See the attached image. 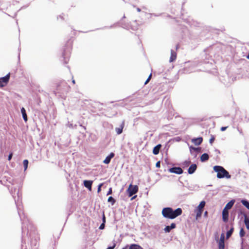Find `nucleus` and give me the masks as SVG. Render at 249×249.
<instances>
[{
  "mask_svg": "<svg viewBox=\"0 0 249 249\" xmlns=\"http://www.w3.org/2000/svg\"><path fill=\"white\" fill-rule=\"evenodd\" d=\"M8 189L15 200L18 214L22 222V232L24 233L27 229V235L31 237L32 232L35 231V228L30 222L23 211V205L21 198V194L19 192V189H18V190H17V188L13 186L11 187H9Z\"/></svg>",
  "mask_w": 249,
  "mask_h": 249,
  "instance_id": "1",
  "label": "nucleus"
},
{
  "mask_svg": "<svg viewBox=\"0 0 249 249\" xmlns=\"http://www.w3.org/2000/svg\"><path fill=\"white\" fill-rule=\"evenodd\" d=\"M182 213V209L178 208L174 210L171 207L164 208L162 210V214L163 216L166 218L171 219H174L179 215H180Z\"/></svg>",
  "mask_w": 249,
  "mask_h": 249,
  "instance_id": "2",
  "label": "nucleus"
},
{
  "mask_svg": "<svg viewBox=\"0 0 249 249\" xmlns=\"http://www.w3.org/2000/svg\"><path fill=\"white\" fill-rule=\"evenodd\" d=\"M213 170L217 173V178H230L231 176L229 173L222 166L215 165L213 167Z\"/></svg>",
  "mask_w": 249,
  "mask_h": 249,
  "instance_id": "3",
  "label": "nucleus"
},
{
  "mask_svg": "<svg viewBox=\"0 0 249 249\" xmlns=\"http://www.w3.org/2000/svg\"><path fill=\"white\" fill-rule=\"evenodd\" d=\"M71 87L68 85L67 83L63 81H61L57 85L56 90L58 92L64 94L67 93L69 91Z\"/></svg>",
  "mask_w": 249,
  "mask_h": 249,
  "instance_id": "4",
  "label": "nucleus"
},
{
  "mask_svg": "<svg viewBox=\"0 0 249 249\" xmlns=\"http://www.w3.org/2000/svg\"><path fill=\"white\" fill-rule=\"evenodd\" d=\"M71 45L68 48L64 49L63 52V58L64 63L67 64L69 60V57L71 54Z\"/></svg>",
  "mask_w": 249,
  "mask_h": 249,
  "instance_id": "5",
  "label": "nucleus"
},
{
  "mask_svg": "<svg viewBox=\"0 0 249 249\" xmlns=\"http://www.w3.org/2000/svg\"><path fill=\"white\" fill-rule=\"evenodd\" d=\"M138 191V187L137 185H133L130 184L127 190V192L128 193V196L129 197L132 196L133 195L136 194Z\"/></svg>",
  "mask_w": 249,
  "mask_h": 249,
  "instance_id": "6",
  "label": "nucleus"
},
{
  "mask_svg": "<svg viewBox=\"0 0 249 249\" xmlns=\"http://www.w3.org/2000/svg\"><path fill=\"white\" fill-rule=\"evenodd\" d=\"M10 73H8L5 76L0 78V87L5 86L8 82L10 78Z\"/></svg>",
  "mask_w": 249,
  "mask_h": 249,
  "instance_id": "7",
  "label": "nucleus"
},
{
  "mask_svg": "<svg viewBox=\"0 0 249 249\" xmlns=\"http://www.w3.org/2000/svg\"><path fill=\"white\" fill-rule=\"evenodd\" d=\"M168 170L170 173H175L178 175H180L183 172L182 168L179 167H173L169 168Z\"/></svg>",
  "mask_w": 249,
  "mask_h": 249,
  "instance_id": "8",
  "label": "nucleus"
},
{
  "mask_svg": "<svg viewBox=\"0 0 249 249\" xmlns=\"http://www.w3.org/2000/svg\"><path fill=\"white\" fill-rule=\"evenodd\" d=\"M124 126V121H123L118 127L115 128V131L117 135H120L123 132Z\"/></svg>",
  "mask_w": 249,
  "mask_h": 249,
  "instance_id": "9",
  "label": "nucleus"
},
{
  "mask_svg": "<svg viewBox=\"0 0 249 249\" xmlns=\"http://www.w3.org/2000/svg\"><path fill=\"white\" fill-rule=\"evenodd\" d=\"M92 183V180H85L83 182L84 186L86 187L89 191L91 190Z\"/></svg>",
  "mask_w": 249,
  "mask_h": 249,
  "instance_id": "10",
  "label": "nucleus"
},
{
  "mask_svg": "<svg viewBox=\"0 0 249 249\" xmlns=\"http://www.w3.org/2000/svg\"><path fill=\"white\" fill-rule=\"evenodd\" d=\"M115 156V154L113 152H111L109 155H108L103 161V162L105 164H108L110 163L112 158Z\"/></svg>",
  "mask_w": 249,
  "mask_h": 249,
  "instance_id": "11",
  "label": "nucleus"
},
{
  "mask_svg": "<svg viewBox=\"0 0 249 249\" xmlns=\"http://www.w3.org/2000/svg\"><path fill=\"white\" fill-rule=\"evenodd\" d=\"M224 236L222 234L218 243V248L219 249H224Z\"/></svg>",
  "mask_w": 249,
  "mask_h": 249,
  "instance_id": "12",
  "label": "nucleus"
},
{
  "mask_svg": "<svg viewBox=\"0 0 249 249\" xmlns=\"http://www.w3.org/2000/svg\"><path fill=\"white\" fill-rule=\"evenodd\" d=\"M197 165L196 164H192L189 168L188 172L189 174H193L196 171Z\"/></svg>",
  "mask_w": 249,
  "mask_h": 249,
  "instance_id": "13",
  "label": "nucleus"
},
{
  "mask_svg": "<svg viewBox=\"0 0 249 249\" xmlns=\"http://www.w3.org/2000/svg\"><path fill=\"white\" fill-rule=\"evenodd\" d=\"M176 227V224L174 223H171L170 226H166L164 228V231H165V232H169L172 229H175Z\"/></svg>",
  "mask_w": 249,
  "mask_h": 249,
  "instance_id": "14",
  "label": "nucleus"
},
{
  "mask_svg": "<svg viewBox=\"0 0 249 249\" xmlns=\"http://www.w3.org/2000/svg\"><path fill=\"white\" fill-rule=\"evenodd\" d=\"M203 141V138L202 137H198L197 138H194L192 140V142H193L196 145H200Z\"/></svg>",
  "mask_w": 249,
  "mask_h": 249,
  "instance_id": "15",
  "label": "nucleus"
},
{
  "mask_svg": "<svg viewBox=\"0 0 249 249\" xmlns=\"http://www.w3.org/2000/svg\"><path fill=\"white\" fill-rule=\"evenodd\" d=\"M229 218V211L227 210H223L222 211V219L223 221L227 222Z\"/></svg>",
  "mask_w": 249,
  "mask_h": 249,
  "instance_id": "16",
  "label": "nucleus"
},
{
  "mask_svg": "<svg viewBox=\"0 0 249 249\" xmlns=\"http://www.w3.org/2000/svg\"><path fill=\"white\" fill-rule=\"evenodd\" d=\"M234 200H231L230 201H229L225 206V208H224V210H227L228 211L229 209H231L232 207L233 206L234 203Z\"/></svg>",
  "mask_w": 249,
  "mask_h": 249,
  "instance_id": "17",
  "label": "nucleus"
},
{
  "mask_svg": "<svg viewBox=\"0 0 249 249\" xmlns=\"http://www.w3.org/2000/svg\"><path fill=\"white\" fill-rule=\"evenodd\" d=\"M177 58V53L175 51L173 50H171V56L170 57L169 61L170 62H173Z\"/></svg>",
  "mask_w": 249,
  "mask_h": 249,
  "instance_id": "18",
  "label": "nucleus"
},
{
  "mask_svg": "<svg viewBox=\"0 0 249 249\" xmlns=\"http://www.w3.org/2000/svg\"><path fill=\"white\" fill-rule=\"evenodd\" d=\"M161 147V145L160 144H159L157 145L156 146H155L153 149V153L154 155L158 154L159 153V152H160Z\"/></svg>",
  "mask_w": 249,
  "mask_h": 249,
  "instance_id": "19",
  "label": "nucleus"
},
{
  "mask_svg": "<svg viewBox=\"0 0 249 249\" xmlns=\"http://www.w3.org/2000/svg\"><path fill=\"white\" fill-rule=\"evenodd\" d=\"M21 112L22 113V117H23L24 121L25 122H27V120H28V117H27V115L26 112V110L23 107H22L21 108Z\"/></svg>",
  "mask_w": 249,
  "mask_h": 249,
  "instance_id": "20",
  "label": "nucleus"
},
{
  "mask_svg": "<svg viewBox=\"0 0 249 249\" xmlns=\"http://www.w3.org/2000/svg\"><path fill=\"white\" fill-rule=\"evenodd\" d=\"M190 151L191 154H193V151L196 152V153H199L200 151L201 148L200 147H195L193 146H189Z\"/></svg>",
  "mask_w": 249,
  "mask_h": 249,
  "instance_id": "21",
  "label": "nucleus"
},
{
  "mask_svg": "<svg viewBox=\"0 0 249 249\" xmlns=\"http://www.w3.org/2000/svg\"><path fill=\"white\" fill-rule=\"evenodd\" d=\"M209 156L207 153L203 154L200 157V160L202 162H205L209 160Z\"/></svg>",
  "mask_w": 249,
  "mask_h": 249,
  "instance_id": "22",
  "label": "nucleus"
},
{
  "mask_svg": "<svg viewBox=\"0 0 249 249\" xmlns=\"http://www.w3.org/2000/svg\"><path fill=\"white\" fill-rule=\"evenodd\" d=\"M129 249H143V248L138 244H132L130 245Z\"/></svg>",
  "mask_w": 249,
  "mask_h": 249,
  "instance_id": "23",
  "label": "nucleus"
},
{
  "mask_svg": "<svg viewBox=\"0 0 249 249\" xmlns=\"http://www.w3.org/2000/svg\"><path fill=\"white\" fill-rule=\"evenodd\" d=\"M205 204H206V203H205V202L204 201H202L200 203L199 205L197 206L196 209L202 211L203 208L204 207V206L205 205Z\"/></svg>",
  "mask_w": 249,
  "mask_h": 249,
  "instance_id": "24",
  "label": "nucleus"
},
{
  "mask_svg": "<svg viewBox=\"0 0 249 249\" xmlns=\"http://www.w3.org/2000/svg\"><path fill=\"white\" fill-rule=\"evenodd\" d=\"M242 204L249 210V202L246 199H243L241 200Z\"/></svg>",
  "mask_w": 249,
  "mask_h": 249,
  "instance_id": "25",
  "label": "nucleus"
},
{
  "mask_svg": "<svg viewBox=\"0 0 249 249\" xmlns=\"http://www.w3.org/2000/svg\"><path fill=\"white\" fill-rule=\"evenodd\" d=\"M233 230H234V228L233 227H231V229L227 232V233H226L227 238H229L231 236V235H232V234L233 233Z\"/></svg>",
  "mask_w": 249,
  "mask_h": 249,
  "instance_id": "26",
  "label": "nucleus"
},
{
  "mask_svg": "<svg viewBox=\"0 0 249 249\" xmlns=\"http://www.w3.org/2000/svg\"><path fill=\"white\" fill-rule=\"evenodd\" d=\"M37 242L38 241L36 238H32L31 241V245L32 246L36 247L37 246Z\"/></svg>",
  "mask_w": 249,
  "mask_h": 249,
  "instance_id": "27",
  "label": "nucleus"
},
{
  "mask_svg": "<svg viewBox=\"0 0 249 249\" xmlns=\"http://www.w3.org/2000/svg\"><path fill=\"white\" fill-rule=\"evenodd\" d=\"M107 201L109 203H111L112 205H113L116 202L115 199L112 196H109L108 198Z\"/></svg>",
  "mask_w": 249,
  "mask_h": 249,
  "instance_id": "28",
  "label": "nucleus"
},
{
  "mask_svg": "<svg viewBox=\"0 0 249 249\" xmlns=\"http://www.w3.org/2000/svg\"><path fill=\"white\" fill-rule=\"evenodd\" d=\"M196 219H197L201 216L202 211L196 209Z\"/></svg>",
  "mask_w": 249,
  "mask_h": 249,
  "instance_id": "29",
  "label": "nucleus"
},
{
  "mask_svg": "<svg viewBox=\"0 0 249 249\" xmlns=\"http://www.w3.org/2000/svg\"><path fill=\"white\" fill-rule=\"evenodd\" d=\"M28 163H29V162L27 160H23V166H24V171L26 170V169H27Z\"/></svg>",
  "mask_w": 249,
  "mask_h": 249,
  "instance_id": "30",
  "label": "nucleus"
},
{
  "mask_svg": "<svg viewBox=\"0 0 249 249\" xmlns=\"http://www.w3.org/2000/svg\"><path fill=\"white\" fill-rule=\"evenodd\" d=\"M244 216H245V220H244L245 224L246 225V228L248 229H249V219L247 218L245 214H244Z\"/></svg>",
  "mask_w": 249,
  "mask_h": 249,
  "instance_id": "31",
  "label": "nucleus"
},
{
  "mask_svg": "<svg viewBox=\"0 0 249 249\" xmlns=\"http://www.w3.org/2000/svg\"><path fill=\"white\" fill-rule=\"evenodd\" d=\"M245 235V232L244 230V229L243 228H241L240 232H239V235L241 238H243Z\"/></svg>",
  "mask_w": 249,
  "mask_h": 249,
  "instance_id": "32",
  "label": "nucleus"
},
{
  "mask_svg": "<svg viewBox=\"0 0 249 249\" xmlns=\"http://www.w3.org/2000/svg\"><path fill=\"white\" fill-rule=\"evenodd\" d=\"M190 163L191 161L190 160H186L182 163V165L183 167H188L190 165Z\"/></svg>",
  "mask_w": 249,
  "mask_h": 249,
  "instance_id": "33",
  "label": "nucleus"
},
{
  "mask_svg": "<svg viewBox=\"0 0 249 249\" xmlns=\"http://www.w3.org/2000/svg\"><path fill=\"white\" fill-rule=\"evenodd\" d=\"M214 137L213 136H212L211 138H210L209 140L210 143L212 144L213 141H214Z\"/></svg>",
  "mask_w": 249,
  "mask_h": 249,
  "instance_id": "34",
  "label": "nucleus"
},
{
  "mask_svg": "<svg viewBox=\"0 0 249 249\" xmlns=\"http://www.w3.org/2000/svg\"><path fill=\"white\" fill-rule=\"evenodd\" d=\"M105 223H102L99 226V229L103 230L105 229Z\"/></svg>",
  "mask_w": 249,
  "mask_h": 249,
  "instance_id": "35",
  "label": "nucleus"
},
{
  "mask_svg": "<svg viewBox=\"0 0 249 249\" xmlns=\"http://www.w3.org/2000/svg\"><path fill=\"white\" fill-rule=\"evenodd\" d=\"M102 223H106V217L105 215L104 212L103 213V216H102Z\"/></svg>",
  "mask_w": 249,
  "mask_h": 249,
  "instance_id": "36",
  "label": "nucleus"
},
{
  "mask_svg": "<svg viewBox=\"0 0 249 249\" xmlns=\"http://www.w3.org/2000/svg\"><path fill=\"white\" fill-rule=\"evenodd\" d=\"M112 193V188H110L107 193V195L108 196V195H111V194Z\"/></svg>",
  "mask_w": 249,
  "mask_h": 249,
  "instance_id": "37",
  "label": "nucleus"
},
{
  "mask_svg": "<svg viewBox=\"0 0 249 249\" xmlns=\"http://www.w3.org/2000/svg\"><path fill=\"white\" fill-rule=\"evenodd\" d=\"M115 246H116V244L115 243H114L112 246H109V247H107V249H114V248L115 247Z\"/></svg>",
  "mask_w": 249,
  "mask_h": 249,
  "instance_id": "38",
  "label": "nucleus"
},
{
  "mask_svg": "<svg viewBox=\"0 0 249 249\" xmlns=\"http://www.w3.org/2000/svg\"><path fill=\"white\" fill-rule=\"evenodd\" d=\"M103 185V184L102 183H101L98 186V189H97V192L99 193L101 191V188L102 187V186Z\"/></svg>",
  "mask_w": 249,
  "mask_h": 249,
  "instance_id": "39",
  "label": "nucleus"
},
{
  "mask_svg": "<svg viewBox=\"0 0 249 249\" xmlns=\"http://www.w3.org/2000/svg\"><path fill=\"white\" fill-rule=\"evenodd\" d=\"M160 161H158L156 164V166L157 168H160Z\"/></svg>",
  "mask_w": 249,
  "mask_h": 249,
  "instance_id": "40",
  "label": "nucleus"
},
{
  "mask_svg": "<svg viewBox=\"0 0 249 249\" xmlns=\"http://www.w3.org/2000/svg\"><path fill=\"white\" fill-rule=\"evenodd\" d=\"M228 126H222L221 127L220 130L221 131H224L226 130V129L227 128Z\"/></svg>",
  "mask_w": 249,
  "mask_h": 249,
  "instance_id": "41",
  "label": "nucleus"
},
{
  "mask_svg": "<svg viewBox=\"0 0 249 249\" xmlns=\"http://www.w3.org/2000/svg\"><path fill=\"white\" fill-rule=\"evenodd\" d=\"M12 156H13V154L12 153H10L8 156V160H10L11 159H12Z\"/></svg>",
  "mask_w": 249,
  "mask_h": 249,
  "instance_id": "42",
  "label": "nucleus"
},
{
  "mask_svg": "<svg viewBox=\"0 0 249 249\" xmlns=\"http://www.w3.org/2000/svg\"><path fill=\"white\" fill-rule=\"evenodd\" d=\"M64 15L63 14L62 15H60L59 16V17L57 18H60L62 20H64Z\"/></svg>",
  "mask_w": 249,
  "mask_h": 249,
  "instance_id": "43",
  "label": "nucleus"
},
{
  "mask_svg": "<svg viewBox=\"0 0 249 249\" xmlns=\"http://www.w3.org/2000/svg\"><path fill=\"white\" fill-rule=\"evenodd\" d=\"M237 130L238 131H239V132L240 133V134L243 135V132H242V130L241 129H240L238 127L237 128Z\"/></svg>",
  "mask_w": 249,
  "mask_h": 249,
  "instance_id": "44",
  "label": "nucleus"
},
{
  "mask_svg": "<svg viewBox=\"0 0 249 249\" xmlns=\"http://www.w3.org/2000/svg\"><path fill=\"white\" fill-rule=\"evenodd\" d=\"M151 15L155 16V17H158V16H159L160 15H160H156L155 14H151Z\"/></svg>",
  "mask_w": 249,
  "mask_h": 249,
  "instance_id": "45",
  "label": "nucleus"
},
{
  "mask_svg": "<svg viewBox=\"0 0 249 249\" xmlns=\"http://www.w3.org/2000/svg\"><path fill=\"white\" fill-rule=\"evenodd\" d=\"M151 76H152V74L151 73L147 78V79H149V81H150V80L151 79Z\"/></svg>",
  "mask_w": 249,
  "mask_h": 249,
  "instance_id": "46",
  "label": "nucleus"
},
{
  "mask_svg": "<svg viewBox=\"0 0 249 249\" xmlns=\"http://www.w3.org/2000/svg\"><path fill=\"white\" fill-rule=\"evenodd\" d=\"M149 79H147L146 80V81L144 83V85H146L149 82Z\"/></svg>",
  "mask_w": 249,
  "mask_h": 249,
  "instance_id": "47",
  "label": "nucleus"
},
{
  "mask_svg": "<svg viewBox=\"0 0 249 249\" xmlns=\"http://www.w3.org/2000/svg\"><path fill=\"white\" fill-rule=\"evenodd\" d=\"M137 11L138 12H140L141 11V10L140 8L138 7L137 8Z\"/></svg>",
  "mask_w": 249,
  "mask_h": 249,
  "instance_id": "48",
  "label": "nucleus"
},
{
  "mask_svg": "<svg viewBox=\"0 0 249 249\" xmlns=\"http://www.w3.org/2000/svg\"><path fill=\"white\" fill-rule=\"evenodd\" d=\"M128 247V245H126L122 249H127Z\"/></svg>",
  "mask_w": 249,
  "mask_h": 249,
  "instance_id": "49",
  "label": "nucleus"
},
{
  "mask_svg": "<svg viewBox=\"0 0 249 249\" xmlns=\"http://www.w3.org/2000/svg\"><path fill=\"white\" fill-rule=\"evenodd\" d=\"M207 214H208V212L207 211H206L205 213H204V216H206L207 215Z\"/></svg>",
  "mask_w": 249,
  "mask_h": 249,
  "instance_id": "50",
  "label": "nucleus"
},
{
  "mask_svg": "<svg viewBox=\"0 0 249 249\" xmlns=\"http://www.w3.org/2000/svg\"><path fill=\"white\" fill-rule=\"evenodd\" d=\"M136 196H134L132 197L131 198V200H133V199L135 198Z\"/></svg>",
  "mask_w": 249,
  "mask_h": 249,
  "instance_id": "51",
  "label": "nucleus"
},
{
  "mask_svg": "<svg viewBox=\"0 0 249 249\" xmlns=\"http://www.w3.org/2000/svg\"><path fill=\"white\" fill-rule=\"evenodd\" d=\"M72 83L73 84H75V80L73 79L72 80Z\"/></svg>",
  "mask_w": 249,
  "mask_h": 249,
  "instance_id": "52",
  "label": "nucleus"
},
{
  "mask_svg": "<svg viewBox=\"0 0 249 249\" xmlns=\"http://www.w3.org/2000/svg\"><path fill=\"white\" fill-rule=\"evenodd\" d=\"M81 126H82L85 130L86 129V127L84 126H82V125H80Z\"/></svg>",
  "mask_w": 249,
  "mask_h": 249,
  "instance_id": "53",
  "label": "nucleus"
},
{
  "mask_svg": "<svg viewBox=\"0 0 249 249\" xmlns=\"http://www.w3.org/2000/svg\"><path fill=\"white\" fill-rule=\"evenodd\" d=\"M215 151H216V152L220 153V151L216 149Z\"/></svg>",
  "mask_w": 249,
  "mask_h": 249,
  "instance_id": "54",
  "label": "nucleus"
},
{
  "mask_svg": "<svg viewBox=\"0 0 249 249\" xmlns=\"http://www.w3.org/2000/svg\"><path fill=\"white\" fill-rule=\"evenodd\" d=\"M178 45H177L176 46V49H178Z\"/></svg>",
  "mask_w": 249,
  "mask_h": 249,
  "instance_id": "55",
  "label": "nucleus"
},
{
  "mask_svg": "<svg viewBox=\"0 0 249 249\" xmlns=\"http://www.w3.org/2000/svg\"><path fill=\"white\" fill-rule=\"evenodd\" d=\"M72 124H71L70 125V127H72Z\"/></svg>",
  "mask_w": 249,
  "mask_h": 249,
  "instance_id": "56",
  "label": "nucleus"
},
{
  "mask_svg": "<svg viewBox=\"0 0 249 249\" xmlns=\"http://www.w3.org/2000/svg\"><path fill=\"white\" fill-rule=\"evenodd\" d=\"M241 249H243V248H242Z\"/></svg>",
  "mask_w": 249,
  "mask_h": 249,
  "instance_id": "57",
  "label": "nucleus"
}]
</instances>
